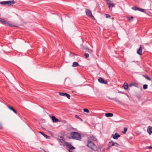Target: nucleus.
I'll use <instances>...</instances> for the list:
<instances>
[{
	"label": "nucleus",
	"mask_w": 152,
	"mask_h": 152,
	"mask_svg": "<svg viewBox=\"0 0 152 152\" xmlns=\"http://www.w3.org/2000/svg\"><path fill=\"white\" fill-rule=\"evenodd\" d=\"M142 48L141 45H140V48L137 49V54L140 55H142Z\"/></svg>",
	"instance_id": "nucleus-11"
},
{
	"label": "nucleus",
	"mask_w": 152,
	"mask_h": 152,
	"mask_svg": "<svg viewBox=\"0 0 152 152\" xmlns=\"http://www.w3.org/2000/svg\"><path fill=\"white\" fill-rule=\"evenodd\" d=\"M138 10L142 12H144L145 10L144 9L138 8Z\"/></svg>",
	"instance_id": "nucleus-30"
},
{
	"label": "nucleus",
	"mask_w": 152,
	"mask_h": 152,
	"mask_svg": "<svg viewBox=\"0 0 152 152\" xmlns=\"http://www.w3.org/2000/svg\"><path fill=\"white\" fill-rule=\"evenodd\" d=\"M83 110L85 112H86L87 113H88L89 112V110L87 109H84Z\"/></svg>",
	"instance_id": "nucleus-33"
},
{
	"label": "nucleus",
	"mask_w": 152,
	"mask_h": 152,
	"mask_svg": "<svg viewBox=\"0 0 152 152\" xmlns=\"http://www.w3.org/2000/svg\"><path fill=\"white\" fill-rule=\"evenodd\" d=\"M69 152H73L72 151V149H69Z\"/></svg>",
	"instance_id": "nucleus-38"
},
{
	"label": "nucleus",
	"mask_w": 152,
	"mask_h": 152,
	"mask_svg": "<svg viewBox=\"0 0 152 152\" xmlns=\"http://www.w3.org/2000/svg\"><path fill=\"white\" fill-rule=\"evenodd\" d=\"M148 86L147 84H144L143 86V88L145 89H146L147 88Z\"/></svg>",
	"instance_id": "nucleus-28"
},
{
	"label": "nucleus",
	"mask_w": 152,
	"mask_h": 152,
	"mask_svg": "<svg viewBox=\"0 0 152 152\" xmlns=\"http://www.w3.org/2000/svg\"><path fill=\"white\" fill-rule=\"evenodd\" d=\"M148 148H149V149L152 148V146H149L148 147Z\"/></svg>",
	"instance_id": "nucleus-39"
},
{
	"label": "nucleus",
	"mask_w": 152,
	"mask_h": 152,
	"mask_svg": "<svg viewBox=\"0 0 152 152\" xmlns=\"http://www.w3.org/2000/svg\"><path fill=\"white\" fill-rule=\"evenodd\" d=\"M132 9L134 10H135V11H136V10H138V8L136 7H132Z\"/></svg>",
	"instance_id": "nucleus-22"
},
{
	"label": "nucleus",
	"mask_w": 152,
	"mask_h": 152,
	"mask_svg": "<svg viewBox=\"0 0 152 152\" xmlns=\"http://www.w3.org/2000/svg\"><path fill=\"white\" fill-rule=\"evenodd\" d=\"M86 58H88L89 57V55L88 53H86L84 55Z\"/></svg>",
	"instance_id": "nucleus-34"
},
{
	"label": "nucleus",
	"mask_w": 152,
	"mask_h": 152,
	"mask_svg": "<svg viewBox=\"0 0 152 152\" xmlns=\"http://www.w3.org/2000/svg\"><path fill=\"white\" fill-rule=\"evenodd\" d=\"M144 77L146 79H148V80H151V78L149 77L146 75H145Z\"/></svg>",
	"instance_id": "nucleus-27"
},
{
	"label": "nucleus",
	"mask_w": 152,
	"mask_h": 152,
	"mask_svg": "<svg viewBox=\"0 0 152 152\" xmlns=\"http://www.w3.org/2000/svg\"><path fill=\"white\" fill-rule=\"evenodd\" d=\"M106 3L109 8H110L111 7H115V4L111 3L110 1L107 0Z\"/></svg>",
	"instance_id": "nucleus-7"
},
{
	"label": "nucleus",
	"mask_w": 152,
	"mask_h": 152,
	"mask_svg": "<svg viewBox=\"0 0 152 152\" xmlns=\"http://www.w3.org/2000/svg\"><path fill=\"white\" fill-rule=\"evenodd\" d=\"M88 147L92 150L96 151L97 150V146L90 140H88L87 144Z\"/></svg>",
	"instance_id": "nucleus-2"
},
{
	"label": "nucleus",
	"mask_w": 152,
	"mask_h": 152,
	"mask_svg": "<svg viewBox=\"0 0 152 152\" xmlns=\"http://www.w3.org/2000/svg\"><path fill=\"white\" fill-rule=\"evenodd\" d=\"M105 115L107 117H111L113 116V114L111 113H106Z\"/></svg>",
	"instance_id": "nucleus-15"
},
{
	"label": "nucleus",
	"mask_w": 152,
	"mask_h": 152,
	"mask_svg": "<svg viewBox=\"0 0 152 152\" xmlns=\"http://www.w3.org/2000/svg\"><path fill=\"white\" fill-rule=\"evenodd\" d=\"M60 141L62 142L63 143L64 141V140L63 136H60L59 138Z\"/></svg>",
	"instance_id": "nucleus-20"
},
{
	"label": "nucleus",
	"mask_w": 152,
	"mask_h": 152,
	"mask_svg": "<svg viewBox=\"0 0 152 152\" xmlns=\"http://www.w3.org/2000/svg\"><path fill=\"white\" fill-rule=\"evenodd\" d=\"M65 145L67 147L69 148V150L75 149V148L73 147L71 144L68 142L65 143Z\"/></svg>",
	"instance_id": "nucleus-8"
},
{
	"label": "nucleus",
	"mask_w": 152,
	"mask_h": 152,
	"mask_svg": "<svg viewBox=\"0 0 152 152\" xmlns=\"http://www.w3.org/2000/svg\"><path fill=\"white\" fill-rule=\"evenodd\" d=\"M114 99V98H112V99Z\"/></svg>",
	"instance_id": "nucleus-40"
},
{
	"label": "nucleus",
	"mask_w": 152,
	"mask_h": 152,
	"mask_svg": "<svg viewBox=\"0 0 152 152\" xmlns=\"http://www.w3.org/2000/svg\"><path fill=\"white\" fill-rule=\"evenodd\" d=\"M85 11L86 15L87 16L91 17L92 18H94V17L92 15L91 12L89 10L87 9H86Z\"/></svg>",
	"instance_id": "nucleus-5"
},
{
	"label": "nucleus",
	"mask_w": 152,
	"mask_h": 152,
	"mask_svg": "<svg viewBox=\"0 0 152 152\" xmlns=\"http://www.w3.org/2000/svg\"><path fill=\"white\" fill-rule=\"evenodd\" d=\"M52 120L53 122H57L58 121V119L55 117L54 116H53L52 117Z\"/></svg>",
	"instance_id": "nucleus-12"
},
{
	"label": "nucleus",
	"mask_w": 152,
	"mask_h": 152,
	"mask_svg": "<svg viewBox=\"0 0 152 152\" xmlns=\"http://www.w3.org/2000/svg\"><path fill=\"white\" fill-rule=\"evenodd\" d=\"M39 132L42 135L45 137L46 138L48 139L49 137V136H48L46 134H45L43 132Z\"/></svg>",
	"instance_id": "nucleus-16"
},
{
	"label": "nucleus",
	"mask_w": 152,
	"mask_h": 152,
	"mask_svg": "<svg viewBox=\"0 0 152 152\" xmlns=\"http://www.w3.org/2000/svg\"><path fill=\"white\" fill-rule=\"evenodd\" d=\"M128 84L126 82L124 84V88L125 90H127L128 89Z\"/></svg>",
	"instance_id": "nucleus-18"
},
{
	"label": "nucleus",
	"mask_w": 152,
	"mask_h": 152,
	"mask_svg": "<svg viewBox=\"0 0 152 152\" xmlns=\"http://www.w3.org/2000/svg\"><path fill=\"white\" fill-rule=\"evenodd\" d=\"M59 94L61 96H65V94H66L65 93H62L60 92L59 93Z\"/></svg>",
	"instance_id": "nucleus-25"
},
{
	"label": "nucleus",
	"mask_w": 152,
	"mask_h": 152,
	"mask_svg": "<svg viewBox=\"0 0 152 152\" xmlns=\"http://www.w3.org/2000/svg\"><path fill=\"white\" fill-rule=\"evenodd\" d=\"M13 111L15 113L17 114V111H16L15 109Z\"/></svg>",
	"instance_id": "nucleus-37"
},
{
	"label": "nucleus",
	"mask_w": 152,
	"mask_h": 152,
	"mask_svg": "<svg viewBox=\"0 0 152 152\" xmlns=\"http://www.w3.org/2000/svg\"><path fill=\"white\" fill-rule=\"evenodd\" d=\"M70 55L74 56H75V53H70Z\"/></svg>",
	"instance_id": "nucleus-36"
},
{
	"label": "nucleus",
	"mask_w": 152,
	"mask_h": 152,
	"mask_svg": "<svg viewBox=\"0 0 152 152\" xmlns=\"http://www.w3.org/2000/svg\"><path fill=\"white\" fill-rule=\"evenodd\" d=\"M75 117L76 118L79 119L81 121H83V120L78 115H75Z\"/></svg>",
	"instance_id": "nucleus-24"
},
{
	"label": "nucleus",
	"mask_w": 152,
	"mask_h": 152,
	"mask_svg": "<svg viewBox=\"0 0 152 152\" xmlns=\"http://www.w3.org/2000/svg\"><path fill=\"white\" fill-rule=\"evenodd\" d=\"M98 81L101 83L105 84H107V82L106 80H104V79L101 77H99L98 79Z\"/></svg>",
	"instance_id": "nucleus-9"
},
{
	"label": "nucleus",
	"mask_w": 152,
	"mask_h": 152,
	"mask_svg": "<svg viewBox=\"0 0 152 152\" xmlns=\"http://www.w3.org/2000/svg\"><path fill=\"white\" fill-rule=\"evenodd\" d=\"M128 19V20L129 21H132L133 20V17L132 16L129 17L127 18Z\"/></svg>",
	"instance_id": "nucleus-21"
},
{
	"label": "nucleus",
	"mask_w": 152,
	"mask_h": 152,
	"mask_svg": "<svg viewBox=\"0 0 152 152\" xmlns=\"http://www.w3.org/2000/svg\"><path fill=\"white\" fill-rule=\"evenodd\" d=\"M105 17L106 18H110V16L108 14H105Z\"/></svg>",
	"instance_id": "nucleus-31"
},
{
	"label": "nucleus",
	"mask_w": 152,
	"mask_h": 152,
	"mask_svg": "<svg viewBox=\"0 0 152 152\" xmlns=\"http://www.w3.org/2000/svg\"><path fill=\"white\" fill-rule=\"evenodd\" d=\"M61 20H62V18H61Z\"/></svg>",
	"instance_id": "nucleus-41"
},
{
	"label": "nucleus",
	"mask_w": 152,
	"mask_h": 152,
	"mask_svg": "<svg viewBox=\"0 0 152 152\" xmlns=\"http://www.w3.org/2000/svg\"><path fill=\"white\" fill-rule=\"evenodd\" d=\"M132 86H135V87H138V85L137 84V83H130L129 85V86L130 87H131Z\"/></svg>",
	"instance_id": "nucleus-17"
},
{
	"label": "nucleus",
	"mask_w": 152,
	"mask_h": 152,
	"mask_svg": "<svg viewBox=\"0 0 152 152\" xmlns=\"http://www.w3.org/2000/svg\"><path fill=\"white\" fill-rule=\"evenodd\" d=\"M87 51L90 54H92V50H90V49H87Z\"/></svg>",
	"instance_id": "nucleus-29"
},
{
	"label": "nucleus",
	"mask_w": 152,
	"mask_h": 152,
	"mask_svg": "<svg viewBox=\"0 0 152 152\" xmlns=\"http://www.w3.org/2000/svg\"><path fill=\"white\" fill-rule=\"evenodd\" d=\"M66 94H65V96H66L69 99H70V95L69 94H68L66 93Z\"/></svg>",
	"instance_id": "nucleus-32"
},
{
	"label": "nucleus",
	"mask_w": 152,
	"mask_h": 152,
	"mask_svg": "<svg viewBox=\"0 0 152 152\" xmlns=\"http://www.w3.org/2000/svg\"><path fill=\"white\" fill-rule=\"evenodd\" d=\"M112 136L114 139L117 140L120 137V135L117 133H115L112 134Z\"/></svg>",
	"instance_id": "nucleus-10"
},
{
	"label": "nucleus",
	"mask_w": 152,
	"mask_h": 152,
	"mask_svg": "<svg viewBox=\"0 0 152 152\" xmlns=\"http://www.w3.org/2000/svg\"><path fill=\"white\" fill-rule=\"evenodd\" d=\"M108 145L109 147H111L112 146H115L118 147L119 146V145L117 143L114 142L113 141H112L109 142Z\"/></svg>",
	"instance_id": "nucleus-6"
},
{
	"label": "nucleus",
	"mask_w": 152,
	"mask_h": 152,
	"mask_svg": "<svg viewBox=\"0 0 152 152\" xmlns=\"http://www.w3.org/2000/svg\"><path fill=\"white\" fill-rule=\"evenodd\" d=\"M15 3V2L14 1H4L2 2H0V3L1 4L3 5H6L8 4L9 5H11Z\"/></svg>",
	"instance_id": "nucleus-4"
},
{
	"label": "nucleus",
	"mask_w": 152,
	"mask_h": 152,
	"mask_svg": "<svg viewBox=\"0 0 152 152\" xmlns=\"http://www.w3.org/2000/svg\"><path fill=\"white\" fill-rule=\"evenodd\" d=\"M0 22L2 24L6 26H10L15 27V26L13 25L12 23L9 21H7L5 20L0 18Z\"/></svg>",
	"instance_id": "nucleus-3"
},
{
	"label": "nucleus",
	"mask_w": 152,
	"mask_h": 152,
	"mask_svg": "<svg viewBox=\"0 0 152 152\" xmlns=\"http://www.w3.org/2000/svg\"><path fill=\"white\" fill-rule=\"evenodd\" d=\"M90 139L91 140L93 141H96L97 139L94 136H92L90 137Z\"/></svg>",
	"instance_id": "nucleus-19"
},
{
	"label": "nucleus",
	"mask_w": 152,
	"mask_h": 152,
	"mask_svg": "<svg viewBox=\"0 0 152 152\" xmlns=\"http://www.w3.org/2000/svg\"><path fill=\"white\" fill-rule=\"evenodd\" d=\"M70 136L71 138L78 140H80L81 139V135L77 132H70Z\"/></svg>",
	"instance_id": "nucleus-1"
},
{
	"label": "nucleus",
	"mask_w": 152,
	"mask_h": 152,
	"mask_svg": "<svg viewBox=\"0 0 152 152\" xmlns=\"http://www.w3.org/2000/svg\"><path fill=\"white\" fill-rule=\"evenodd\" d=\"M2 127V124L1 123H0V129H1Z\"/></svg>",
	"instance_id": "nucleus-35"
},
{
	"label": "nucleus",
	"mask_w": 152,
	"mask_h": 152,
	"mask_svg": "<svg viewBox=\"0 0 152 152\" xmlns=\"http://www.w3.org/2000/svg\"><path fill=\"white\" fill-rule=\"evenodd\" d=\"M79 66H80V65L79 64L76 62H74L72 65V66L73 67H75Z\"/></svg>",
	"instance_id": "nucleus-14"
},
{
	"label": "nucleus",
	"mask_w": 152,
	"mask_h": 152,
	"mask_svg": "<svg viewBox=\"0 0 152 152\" xmlns=\"http://www.w3.org/2000/svg\"><path fill=\"white\" fill-rule=\"evenodd\" d=\"M127 127H125L124 128V131L122 132V133L124 134H125L127 130Z\"/></svg>",
	"instance_id": "nucleus-23"
},
{
	"label": "nucleus",
	"mask_w": 152,
	"mask_h": 152,
	"mask_svg": "<svg viewBox=\"0 0 152 152\" xmlns=\"http://www.w3.org/2000/svg\"><path fill=\"white\" fill-rule=\"evenodd\" d=\"M147 132L149 134H151L152 133V127L148 126L147 129Z\"/></svg>",
	"instance_id": "nucleus-13"
},
{
	"label": "nucleus",
	"mask_w": 152,
	"mask_h": 152,
	"mask_svg": "<svg viewBox=\"0 0 152 152\" xmlns=\"http://www.w3.org/2000/svg\"><path fill=\"white\" fill-rule=\"evenodd\" d=\"M7 107L11 110L13 111L15 110V109L12 107H10L9 105L7 106Z\"/></svg>",
	"instance_id": "nucleus-26"
}]
</instances>
